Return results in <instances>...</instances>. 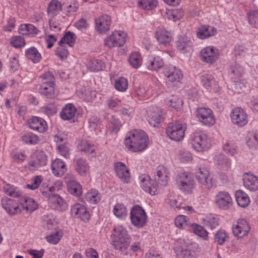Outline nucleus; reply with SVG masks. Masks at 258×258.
Returning <instances> with one entry per match:
<instances>
[{
    "mask_svg": "<svg viewBox=\"0 0 258 258\" xmlns=\"http://www.w3.org/2000/svg\"><path fill=\"white\" fill-rule=\"evenodd\" d=\"M128 38L127 33L121 30H115L104 39V45L109 48L120 47L123 46Z\"/></svg>",
    "mask_w": 258,
    "mask_h": 258,
    "instance_id": "nucleus-6",
    "label": "nucleus"
},
{
    "mask_svg": "<svg viewBox=\"0 0 258 258\" xmlns=\"http://www.w3.org/2000/svg\"><path fill=\"white\" fill-rule=\"evenodd\" d=\"M230 116L232 123L238 127H243L248 122V114L240 107L233 108L230 112Z\"/></svg>",
    "mask_w": 258,
    "mask_h": 258,
    "instance_id": "nucleus-15",
    "label": "nucleus"
},
{
    "mask_svg": "<svg viewBox=\"0 0 258 258\" xmlns=\"http://www.w3.org/2000/svg\"><path fill=\"white\" fill-rule=\"evenodd\" d=\"M178 200V197L176 195L173 194H170L165 199V203L168 204L171 207L174 209H178L180 208L181 203L179 202Z\"/></svg>",
    "mask_w": 258,
    "mask_h": 258,
    "instance_id": "nucleus-62",
    "label": "nucleus"
},
{
    "mask_svg": "<svg viewBox=\"0 0 258 258\" xmlns=\"http://www.w3.org/2000/svg\"><path fill=\"white\" fill-rule=\"evenodd\" d=\"M68 191L72 195L79 197L82 194V187L80 183L72 179L67 182Z\"/></svg>",
    "mask_w": 258,
    "mask_h": 258,
    "instance_id": "nucleus-43",
    "label": "nucleus"
},
{
    "mask_svg": "<svg viewBox=\"0 0 258 258\" xmlns=\"http://www.w3.org/2000/svg\"><path fill=\"white\" fill-rule=\"evenodd\" d=\"M22 140L25 144L31 145H36L39 141L38 137L31 132L25 133L22 136Z\"/></svg>",
    "mask_w": 258,
    "mask_h": 258,
    "instance_id": "nucleus-58",
    "label": "nucleus"
},
{
    "mask_svg": "<svg viewBox=\"0 0 258 258\" xmlns=\"http://www.w3.org/2000/svg\"><path fill=\"white\" fill-rule=\"evenodd\" d=\"M145 64L149 70L157 71L163 67L164 62L159 56L150 55L148 56Z\"/></svg>",
    "mask_w": 258,
    "mask_h": 258,
    "instance_id": "nucleus-29",
    "label": "nucleus"
},
{
    "mask_svg": "<svg viewBox=\"0 0 258 258\" xmlns=\"http://www.w3.org/2000/svg\"><path fill=\"white\" fill-rule=\"evenodd\" d=\"M115 172L119 178L124 182L130 180V173L127 167L122 162H116L114 165Z\"/></svg>",
    "mask_w": 258,
    "mask_h": 258,
    "instance_id": "nucleus-32",
    "label": "nucleus"
},
{
    "mask_svg": "<svg viewBox=\"0 0 258 258\" xmlns=\"http://www.w3.org/2000/svg\"><path fill=\"white\" fill-rule=\"evenodd\" d=\"M149 123L153 127L158 126L162 119V111L157 106L150 107L147 112Z\"/></svg>",
    "mask_w": 258,
    "mask_h": 258,
    "instance_id": "nucleus-25",
    "label": "nucleus"
},
{
    "mask_svg": "<svg viewBox=\"0 0 258 258\" xmlns=\"http://www.w3.org/2000/svg\"><path fill=\"white\" fill-rule=\"evenodd\" d=\"M121 126L119 120L115 116H112L108 126V130L111 133L115 134L118 132Z\"/></svg>",
    "mask_w": 258,
    "mask_h": 258,
    "instance_id": "nucleus-61",
    "label": "nucleus"
},
{
    "mask_svg": "<svg viewBox=\"0 0 258 258\" xmlns=\"http://www.w3.org/2000/svg\"><path fill=\"white\" fill-rule=\"evenodd\" d=\"M130 217L132 225L138 228L144 227L147 222V214L140 206L136 205L131 208Z\"/></svg>",
    "mask_w": 258,
    "mask_h": 258,
    "instance_id": "nucleus-9",
    "label": "nucleus"
},
{
    "mask_svg": "<svg viewBox=\"0 0 258 258\" xmlns=\"http://www.w3.org/2000/svg\"><path fill=\"white\" fill-rule=\"evenodd\" d=\"M235 199L238 206L244 208L247 207L250 203V200L247 193L242 190L239 189L235 192Z\"/></svg>",
    "mask_w": 258,
    "mask_h": 258,
    "instance_id": "nucleus-36",
    "label": "nucleus"
},
{
    "mask_svg": "<svg viewBox=\"0 0 258 258\" xmlns=\"http://www.w3.org/2000/svg\"><path fill=\"white\" fill-rule=\"evenodd\" d=\"M190 226L192 230L196 235L202 238L204 240L208 239V233L203 226L195 223L192 224Z\"/></svg>",
    "mask_w": 258,
    "mask_h": 258,
    "instance_id": "nucleus-54",
    "label": "nucleus"
},
{
    "mask_svg": "<svg viewBox=\"0 0 258 258\" xmlns=\"http://www.w3.org/2000/svg\"><path fill=\"white\" fill-rule=\"evenodd\" d=\"M174 249L177 258H195V255L188 249L187 243L183 239L179 238L175 241Z\"/></svg>",
    "mask_w": 258,
    "mask_h": 258,
    "instance_id": "nucleus-18",
    "label": "nucleus"
},
{
    "mask_svg": "<svg viewBox=\"0 0 258 258\" xmlns=\"http://www.w3.org/2000/svg\"><path fill=\"white\" fill-rule=\"evenodd\" d=\"M201 221L203 225L209 227L211 229L216 228L219 224V217L212 214H209L203 216L201 218Z\"/></svg>",
    "mask_w": 258,
    "mask_h": 258,
    "instance_id": "nucleus-35",
    "label": "nucleus"
},
{
    "mask_svg": "<svg viewBox=\"0 0 258 258\" xmlns=\"http://www.w3.org/2000/svg\"><path fill=\"white\" fill-rule=\"evenodd\" d=\"M217 30L214 27L209 25H202L196 31V36L200 39H206L215 36Z\"/></svg>",
    "mask_w": 258,
    "mask_h": 258,
    "instance_id": "nucleus-26",
    "label": "nucleus"
},
{
    "mask_svg": "<svg viewBox=\"0 0 258 258\" xmlns=\"http://www.w3.org/2000/svg\"><path fill=\"white\" fill-rule=\"evenodd\" d=\"M243 73L244 68L241 65L237 62H234L231 64L229 75L232 81L239 79Z\"/></svg>",
    "mask_w": 258,
    "mask_h": 258,
    "instance_id": "nucleus-39",
    "label": "nucleus"
},
{
    "mask_svg": "<svg viewBox=\"0 0 258 258\" xmlns=\"http://www.w3.org/2000/svg\"><path fill=\"white\" fill-rule=\"evenodd\" d=\"M155 38L160 45H169L173 40L172 33L163 26L158 27L154 33Z\"/></svg>",
    "mask_w": 258,
    "mask_h": 258,
    "instance_id": "nucleus-19",
    "label": "nucleus"
},
{
    "mask_svg": "<svg viewBox=\"0 0 258 258\" xmlns=\"http://www.w3.org/2000/svg\"><path fill=\"white\" fill-rule=\"evenodd\" d=\"M242 184L250 192L258 190V176L251 172H245L242 175Z\"/></svg>",
    "mask_w": 258,
    "mask_h": 258,
    "instance_id": "nucleus-22",
    "label": "nucleus"
},
{
    "mask_svg": "<svg viewBox=\"0 0 258 258\" xmlns=\"http://www.w3.org/2000/svg\"><path fill=\"white\" fill-rule=\"evenodd\" d=\"M175 180L178 189L186 194L191 192L196 185L194 175L188 171L178 172Z\"/></svg>",
    "mask_w": 258,
    "mask_h": 258,
    "instance_id": "nucleus-4",
    "label": "nucleus"
},
{
    "mask_svg": "<svg viewBox=\"0 0 258 258\" xmlns=\"http://www.w3.org/2000/svg\"><path fill=\"white\" fill-rule=\"evenodd\" d=\"M195 175L198 183L207 189L210 190L216 187V180L208 167L202 166L198 168Z\"/></svg>",
    "mask_w": 258,
    "mask_h": 258,
    "instance_id": "nucleus-3",
    "label": "nucleus"
},
{
    "mask_svg": "<svg viewBox=\"0 0 258 258\" xmlns=\"http://www.w3.org/2000/svg\"><path fill=\"white\" fill-rule=\"evenodd\" d=\"M77 147L78 150L82 152H84L87 155H94L95 151L96 149V147L95 145L91 143L90 142L83 140L78 144Z\"/></svg>",
    "mask_w": 258,
    "mask_h": 258,
    "instance_id": "nucleus-41",
    "label": "nucleus"
},
{
    "mask_svg": "<svg viewBox=\"0 0 258 258\" xmlns=\"http://www.w3.org/2000/svg\"><path fill=\"white\" fill-rule=\"evenodd\" d=\"M249 24L253 27L258 28V10H250L247 14Z\"/></svg>",
    "mask_w": 258,
    "mask_h": 258,
    "instance_id": "nucleus-59",
    "label": "nucleus"
},
{
    "mask_svg": "<svg viewBox=\"0 0 258 258\" xmlns=\"http://www.w3.org/2000/svg\"><path fill=\"white\" fill-rule=\"evenodd\" d=\"M163 16L173 22H176L181 19L183 15V11L181 9H166L165 12L162 13Z\"/></svg>",
    "mask_w": 258,
    "mask_h": 258,
    "instance_id": "nucleus-37",
    "label": "nucleus"
},
{
    "mask_svg": "<svg viewBox=\"0 0 258 258\" xmlns=\"http://www.w3.org/2000/svg\"><path fill=\"white\" fill-rule=\"evenodd\" d=\"M129 64L134 69L140 68L143 62L142 57L141 54L138 52H132L128 58Z\"/></svg>",
    "mask_w": 258,
    "mask_h": 258,
    "instance_id": "nucleus-47",
    "label": "nucleus"
},
{
    "mask_svg": "<svg viewBox=\"0 0 258 258\" xmlns=\"http://www.w3.org/2000/svg\"><path fill=\"white\" fill-rule=\"evenodd\" d=\"M249 223L244 219H238L232 225V234L238 239L247 236L250 231Z\"/></svg>",
    "mask_w": 258,
    "mask_h": 258,
    "instance_id": "nucleus-12",
    "label": "nucleus"
},
{
    "mask_svg": "<svg viewBox=\"0 0 258 258\" xmlns=\"http://www.w3.org/2000/svg\"><path fill=\"white\" fill-rule=\"evenodd\" d=\"M139 184L141 188L151 196L158 194L159 186L153 181L147 174H143L139 177Z\"/></svg>",
    "mask_w": 258,
    "mask_h": 258,
    "instance_id": "nucleus-14",
    "label": "nucleus"
},
{
    "mask_svg": "<svg viewBox=\"0 0 258 258\" xmlns=\"http://www.w3.org/2000/svg\"><path fill=\"white\" fill-rule=\"evenodd\" d=\"M63 235L62 231L61 230H58L55 232L51 233L46 236V241L52 244H57L61 239Z\"/></svg>",
    "mask_w": 258,
    "mask_h": 258,
    "instance_id": "nucleus-56",
    "label": "nucleus"
},
{
    "mask_svg": "<svg viewBox=\"0 0 258 258\" xmlns=\"http://www.w3.org/2000/svg\"><path fill=\"white\" fill-rule=\"evenodd\" d=\"M21 212L25 210L27 212L31 213L38 208L37 203L32 198L23 197L20 199Z\"/></svg>",
    "mask_w": 258,
    "mask_h": 258,
    "instance_id": "nucleus-31",
    "label": "nucleus"
},
{
    "mask_svg": "<svg viewBox=\"0 0 258 258\" xmlns=\"http://www.w3.org/2000/svg\"><path fill=\"white\" fill-rule=\"evenodd\" d=\"M190 141L192 148L197 151H204L210 148L209 139L203 132H195L191 135Z\"/></svg>",
    "mask_w": 258,
    "mask_h": 258,
    "instance_id": "nucleus-10",
    "label": "nucleus"
},
{
    "mask_svg": "<svg viewBox=\"0 0 258 258\" xmlns=\"http://www.w3.org/2000/svg\"><path fill=\"white\" fill-rule=\"evenodd\" d=\"M196 116L199 121L203 124L211 126L216 122L213 111L207 107H199L197 109Z\"/></svg>",
    "mask_w": 258,
    "mask_h": 258,
    "instance_id": "nucleus-17",
    "label": "nucleus"
},
{
    "mask_svg": "<svg viewBox=\"0 0 258 258\" xmlns=\"http://www.w3.org/2000/svg\"><path fill=\"white\" fill-rule=\"evenodd\" d=\"M3 189L6 194L12 197L18 198L22 195V191L19 187L10 184H6Z\"/></svg>",
    "mask_w": 258,
    "mask_h": 258,
    "instance_id": "nucleus-50",
    "label": "nucleus"
},
{
    "mask_svg": "<svg viewBox=\"0 0 258 258\" xmlns=\"http://www.w3.org/2000/svg\"><path fill=\"white\" fill-rule=\"evenodd\" d=\"M112 212L116 218L121 220L125 219L127 216V210L126 206L120 203H117L114 205Z\"/></svg>",
    "mask_w": 258,
    "mask_h": 258,
    "instance_id": "nucleus-42",
    "label": "nucleus"
},
{
    "mask_svg": "<svg viewBox=\"0 0 258 258\" xmlns=\"http://www.w3.org/2000/svg\"><path fill=\"white\" fill-rule=\"evenodd\" d=\"M177 48L183 51H187L191 49L192 42L191 39L187 36L180 37L177 41Z\"/></svg>",
    "mask_w": 258,
    "mask_h": 258,
    "instance_id": "nucleus-44",
    "label": "nucleus"
},
{
    "mask_svg": "<svg viewBox=\"0 0 258 258\" xmlns=\"http://www.w3.org/2000/svg\"><path fill=\"white\" fill-rule=\"evenodd\" d=\"M128 82L126 78L124 77H119L115 80L114 82L115 89L121 92H124L128 88Z\"/></svg>",
    "mask_w": 258,
    "mask_h": 258,
    "instance_id": "nucleus-52",
    "label": "nucleus"
},
{
    "mask_svg": "<svg viewBox=\"0 0 258 258\" xmlns=\"http://www.w3.org/2000/svg\"><path fill=\"white\" fill-rule=\"evenodd\" d=\"M174 223L175 226L180 229H186L188 228V218L184 215H179L175 219Z\"/></svg>",
    "mask_w": 258,
    "mask_h": 258,
    "instance_id": "nucleus-60",
    "label": "nucleus"
},
{
    "mask_svg": "<svg viewBox=\"0 0 258 258\" xmlns=\"http://www.w3.org/2000/svg\"><path fill=\"white\" fill-rule=\"evenodd\" d=\"M77 108L72 103H68L62 108L60 116L64 120H74Z\"/></svg>",
    "mask_w": 258,
    "mask_h": 258,
    "instance_id": "nucleus-33",
    "label": "nucleus"
},
{
    "mask_svg": "<svg viewBox=\"0 0 258 258\" xmlns=\"http://www.w3.org/2000/svg\"><path fill=\"white\" fill-rule=\"evenodd\" d=\"M44 184H45L46 187H45L44 189L48 193H53V191L57 190L58 191L61 189L63 186L62 182L60 180H57L54 183L53 185L51 186H48V185L47 182H43L42 184L41 187H42Z\"/></svg>",
    "mask_w": 258,
    "mask_h": 258,
    "instance_id": "nucleus-64",
    "label": "nucleus"
},
{
    "mask_svg": "<svg viewBox=\"0 0 258 258\" xmlns=\"http://www.w3.org/2000/svg\"><path fill=\"white\" fill-rule=\"evenodd\" d=\"M62 5L58 0H51L47 7V14L51 17L57 15L61 11Z\"/></svg>",
    "mask_w": 258,
    "mask_h": 258,
    "instance_id": "nucleus-45",
    "label": "nucleus"
},
{
    "mask_svg": "<svg viewBox=\"0 0 258 258\" xmlns=\"http://www.w3.org/2000/svg\"><path fill=\"white\" fill-rule=\"evenodd\" d=\"M213 203L218 209L228 211L233 205V200L231 195L226 191L217 192L214 197Z\"/></svg>",
    "mask_w": 258,
    "mask_h": 258,
    "instance_id": "nucleus-8",
    "label": "nucleus"
},
{
    "mask_svg": "<svg viewBox=\"0 0 258 258\" xmlns=\"http://www.w3.org/2000/svg\"><path fill=\"white\" fill-rule=\"evenodd\" d=\"M29 127L39 133H44L47 130L46 122L42 118L33 116L28 120Z\"/></svg>",
    "mask_w": 258,
    "mask_h": 258,
    "instance_id": "nucleus-27",
    "label": "nucleus"
},
{
    "mask_svg": "<svg viewBox=\"0 0 258 258\" xmlns=\"http://www.w3.org/2000/svg\"><path fill=\"white\" fill-rule=\"evenodd\" d=\"M85 200L89 203L92 204H96L101 199V195L97 190L91 189L85 195Z\"/></svg>",
    "mask_w": 258,
    "mask_h": 258,
    "instance_id": "nucleus-46",
    "label": "nucleus"
},
{
    "mask_svg": "<svg viewBox=\"0 0 258 258\" xmlns=\"http://www.w3.org/2000/svg\"><path fill=\"white\" fill-rule=\"evenodd\" d=\"M111 239L112 244L116 249L126 248L131 241V236L126 228L122 225L114 226Z\"/></svg>",
    "mask_w": 258,
    "mask_h": 258,
    "instance_id": "nucleus-2",
    "label": "nucleus"
},
{
    "mask_svg": "<svg viewBox=\"0 0 258 258\" xmlns=\"http://www.w3.org/2000/svg\"><path fill=\"white\" fill-rule=\"evenodd\" d=\"M234 83L233 89L235 93H240L248 90V87L247 86L246 82L243 80H235L233 81Z\"/></svg>",
    "mask_w": 258,
    "mask_h": 258,
    "instance_id": "nucleus-57",
    "label": "nucleus"
},
{
    "mask_svg": "<svg viewBox=\"0 0 258 258\" xmlns=\"http://www.w3.org/2000/svg\"><path fill=\"white\" fill-rule=\"evenodd\" d=\"M2 204L3 208L10 215H15L21 213L20 199L15 200L10 198L2 200Z\"/></svg>",
    "mask_w": 258,
    "mask_h": 258,
    "instance_id": "nucleus-20",
    "label": "nucleus"
},
{
    "mask_svg": "<svg viewBox=\"0 0 258 258\" xmlns=\"http://www.w3.org/2000/svg\"><path fill=\"white\" fill-rule=\"evenodd\" d=\"M71 214L72 216L80 219L84 221H87L90 218V214L86 206L82 203H76L71 206Z\"/></svg>",
    "mask_w": 258,
    "mask_h": 258,
    "instance_id": "nucleus-24",
    "label": "nucleus"
},
{
    "mask_svg": "<svg viewBox=\"0 0 258 258\" xmlns=\"http://www.w3.org/2000/svg\"><path fill=\"white\" fill-rule=\"evenodd\" d=\"M138 6L146 11H151L156 8L158 4V0H138Z\"/></svg>",
    "mask_w": 258,
    "mask_h": 258,
    "instance_id": "nucleus-51",
    "label": "nucleus"
},
{
    "mask_svg": "<svg viewBox=\"0 0 258 258\" xmlns=\"http://www.w3.org/2000/svg\"><path fill=\"white\" fill-rule=\"evenodd\" d=\"M163 74L165 84L168 87L177 85L183 78L182 71L173 66L166 67L163 71Z\"/></svg>",
    "mask_w": 258,
    "mask_h": 258,
    "instance_id": "nucleus-7",
    "label": "nucleus"
},
{
    "mask_svg": "<svg viewBox=\"0 0 258 258\" xmlns=\"http://www.w3.org/2000/svg\"><path fill=\"white\" fill-rule=\"evenodd\" d=\"M201 82L203 86L209 92H218L220 90V86L214 74L203 75L201 77Z\"/></svg>",
    "mask_w": 258,
    "mask_h": 258,
    "instance_id": "nucleus-23",
    "label": "nucleus"
},
{
    "mask_svg": "<svg viewBox=\"0 0 258 258\" xmlns=\"http://www.w3.org/2000/svg\"><path fill=\"white\" fill-rule=\"evenodd\" d=\"M104 63L100 60L96 59L90 61L88 64V69L92 72H98L104 68Z\"/></svg>",
    "mask_w": 258,
    "mask_h": 258,
    "instance_id": "nucleus-63",
    "label": "nucleus"
},
{
    "mask_svg": "<svg viewBox=\"0 0 258 258\" xmlns=\"http://www.w3.org/2000/svg\"><path fill=\"white\" fill-rule=\"evenodd\" d=\"M165 103L168 106L178 111L182 108L183 102L178 96L172 95L166 99Z\"/></svg>",
    "mask_w": 258,
    "mask_h": 258,
    "instance_id": "nucleus-40",
    "label": "nucleus"
},
{
    "mask_svg": "<svg viewBox=\"0 0 258 258\" xmlns=\"http://www.w3.org/2000/svg\"><path fill=\"white\" fill-rule=\"evenodd\" d=\"M43 180V177L41 175H36L31 178L30 183L26 185L27 188L30 190H34L41 187Z\"/></svg>",
    "mask_w": 258,
    "mask_h": 258,
    "instance_id": "nucleus-53",
    "label": "nucleus"
},
{
    "mask_svg": "<svg viewBox=\"0 0 258 258\" xmlns=\"http://www.w3.org/2000/svg\"><path fill=\"white\" fill-rule=\"evenodd\" d=\"M57 224L55 217L51 214L44 215L42 219V225L47 229H51L55 228Z\"/></svg>",
    "mask_w": 258,
    "mask_h": 258,
    "instance_id": "nucleus-49",
    "label": "nucleus"
},
{
    "mask_svg": "<svg viewBox=\"0 0 258 258\" xmlns=\"http://www.w3.org/2000/svg\"><path fill=\"white\" fill-rule=\"evenodd\" d=\"M154 179L159 187L165 186L169 180V172L164 166H158L154 172Z\"/></svg>",
    "mask_w": 258,
    "mask_h": 258,
    "instance_id": "nucleus-21",
    "label": "nucleus"
},
{
    "mask_svg": "<svg viewBox=\"0 0 258 258\" xmlns=\"http://www.w3.org/2000/svg\"><path fill=\"white\" fill-rule=\"evenodd\" d=\"M52 173L57 177L62 176L67 169L64 162H51Z\"/></svg>",
    "mask_w": 258,
    "mask_h": 258,
    "instance_id": "nucleus-48",
    "label": "nucleus"
},
{
    "mask_svg": "<svg viewBox=\"0 0 258 258\" xmlns=\"http://www.w3.org/2000/svg\"><path fill=\"white\" fill-rule=\"evenodd\" d=\"M45 187H46L45 184L40 187V191L42 195L47 199L50 205L57 210H65L67 206L64 200L57 194L47 192L44 189Z\"/></svg>",
    "mask_w": 258,
    "mask_h": 258,
    "instance_id": "nucleus-11",
    "label": "nucleus"
},
{
    "mask_svg": "<svg viewBox=\"0 0 258 258\" xmlns=\"http://www.w3.org/2000/svg\"><path fill=\"white\" fill-rule=\"evenodd\" d=\"M25 55L27 59L34 63H39L42 59L41 53L34 46H32L25 49Z\"/></svg>",
    "mask_w": 258,
    "mask_h": 258,
    "instance_id": "nucleus-38",
    "label": "nucleus"
},
{
    "mask_svg": "<svg viewBox=\"0 0 258 258\" xmlns=\"http://www.w3.org/2000/svg\"><path fill=\"white\" fill-rule=\"evenodd\" d=\"M18 31L19 33L23 35L32 37L36 36L41 32L40 30L31 24H21L19 27Z\"/></svg>",
    "mask_w": 258,
    "mask_h": 258,
    "instance_id": "nucleus-34",
    "label": "nucleus"
},
{
    "mask_svg": "<svg viewBox=\"0 0 258 258\" xmlns=\"http://www.w3.org/2000/svg\"><path fill=\"white\" fill-rule=\"evenodd\" d=\"M219 56V50L213 45L205 47L200 52L201 60L208 64H214L218 59Z\"/></svg>",
    "mask_w": 258,
    "mask_h": 258,
    "instance_id": "nucleus-13",
    "label": "nucleus"
},
{
    "mask_svg": "<svg viewBox=\"0 0 258 258\" xmlns=\"http://www.w3.org/2000/svg\"><path fill=\"white\" fill-rule=\"evenodd\" d=\"M42 83L39 88L41 94L48 98H53L55 95V78L50 72H46L41 76Z\"/></svg>",
    "mask_w": 258,
    "mask_h": 258,
    "instance_id": "nucleus-5",
    "label": "nucleus"
},
{
    "mask_svg": "<svg viewBox=\"0 0 258 258\" xmlns=\"http://www.w3.org/2000/svg\"><path fill=\"white\" fill-rule=\"evenodd\" d=\"M76 36L74 33L68 31L66 32L63 37L59 41V44L63 45L66 44L69 46L72 47L74 46L76 41Z\"/></svg>",
    "mask_w": 258,
    "mask_h": 258,
    "instance_id": "nucleus-55",
    "label": "nucleus"
},
{
    "mask_svg": "<svg viewBox=\"0 0 258 258\" xmlns=\"http://www.w3.org/2000/svg\"><path fill=\"white\" fill-rule=\"evenodd\" d=\"M186 130L185 123L176 122L167 128L166 133L171 140L178 142L183 139Z\"/></svg>",
    "mask_w": 258,
    "mask_h": 258,
    "instance_id": "nucleus-16",
    "label": "nucleus"
},
{
    "mask_svg": "<svg viewBox=\"0 0 258 258\" xmlns=\"http://www.w3.org/2000/svg\"><path fill=\"white\" fill-rule=\"evenodd\" d=\"M111 18L107 15H102L95 20V29L100 33H105L110 29Z\"/></svg>",
    "mask_w": 258,
    "mask_h": 258,
    "instance_id": "nucleus-28",
    "label": "nucleus"
},
{
    "mask_svg": "<svg viewBox=\"0 0 258 258\" xmlns=\"http://www.w3.org/2000/svg\"><path fill=\"white\" fill-rule=\"evenodd\" d=\"M149 143L147 135L139 130H134L128 132L124 140L126 148L134 152L144 151L148 147Z\"/></svg>",
    "mask_w": 258,
    "mask_h": 258,
    "instance_id": "nucleus-1",
    "label": "nucleus"
},
{
    "mask_svg": "<svg viewBox=\"0 0 258 258\" xmlns=\"http://www.w3.org/2000/svg\"><path fill=\"white\" fill-rule=\"evenodd\" d=\"M244 140L246 146L250 150H256L258 148V131L251 130L247 132Z\"/></svg>",
    "mask_w": 258,
    "mask_h": 258,
    "instance_id": "nucleus-30",
    "label": "nucleus"
}]
</instances>
